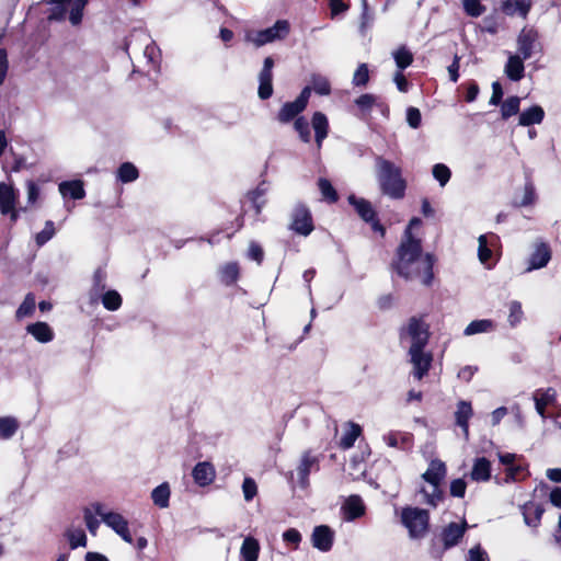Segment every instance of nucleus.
<instances>
[{
  "mask_svg": "<svg viewBox=\"0 0 561 561\" xmlns=\"http://www.w3.org/2000/svg\"><path fill=\"white\" fill-rule=\"evenodd\" d=\"M436 263L437 256L432 252L424 253L422 239L408 230L403 231L389 270L405 282L420 280L423 286L432 287Z\"/></svg>",
  "mask_w": 561,
  "mask_h": 561,
  "instance_id": "f257e3e1",
  "label": "nucleus"
},
{
  "mask_svg": "<svg viewBox=\"0 0 561 561\" xmlns=\"http://www.w3.org/2000/svg\"><path fill=\"white\" fill-rule=\"evenodd\" d=\"M430 512L420 507L407 506L401 511V523L411 539H422L430 530Z\"/></svg>",
  "mask_w": 561,
  "mask_h": 561,
  "instance_id": "7ed1b4c3",
  "label": "nucleus"
},
{
  "mask_svg": "<svg viewBox=\"0 0 561 561\" xmlns=\"http://www.w3.org/2000/svg\"><path fill=\"white\" fill-rule=\"evenodd\" d=\"M55 225L54 221L47 220L45 222V227L42 231L37 232L35 236V242L38 247L44 245L48 242L55 234Z\"/></svg>",
  "mask_w": 561,
  "mask_h": 561,
  "instance_id": "13d9d810",
  "label": "nucleus"
},
{
  "mask_svg": "<svg viewBox=\"0 0 561 561\" xmlns=\"http://www.w3.org/2000/svg\"><path fill=\"white\" fill-rule=\"evenodd\" d=\"M517 54L524 58H531L535 53L542 51L540 34L534 26H524L517 36Z\"/></svg>",
  "mask_w": 561,
  "mask_h": 561,
  "instance_id": "1a4fd4ad",
  "label": "nucleus"
},
{
  "mask_svg": "<svg viewBox=\"0 0 561 561\" xmlns=\"http://www.w3.org/2000/svg\"><path fill=\"white\" fill-rule=\"evenodd\" d=\"M447 473V468L440 459H433L427 470L422 474V479L433 486L442 484Z\"/></svg>",
  "mask_w": 561,
  "mask_h": 561,
  "instance_id": "412c9836",
  "label": "nucleus"
},
{
  "mask_svg": "<svg viewBox=\"0 0 561 561\" xmlns=\"http://www.w3.org/2000/svg\"><path fill=\"white\" fill-rule=\"evenodd\" d=\"M471 479L477 482H485L491 479V462L485 457H479L474 460Z\"/></svg>",
  "mask_w": 561,
  "mask_h": 561,
  "instance_id": "c85d7f7f",
  "label": "nucleus"
},
{
  "mask_svg": "<svg viewBox=\"0 0 561 561\" xmlns=\"http://www.w3.org/2000/svg\"><path fill=\"white\" fill-rule=\"evenodd\" d=\"M493 328V322L489 319L473 320L465 329V335H473L488 332Z\"/></svg>",
  "mask_w": 561,
  "mask_h": 561,
  "instance_id": "49530a36",
  "label": "nucleus"
},
{
  "mask_svg": "<svg viewBox=\"0 0 561 561\" xmlns=\"http://www.w3.org/2000/svg\"><path fill=\"white\" fill-rule=\"evenodd\" d=\"M545 118V111L539 105H533L519 114L518 123L522 126L540 124Z\"/></svg>",
  "mask_w": 561,
  "mask_h": 561,
  "instance_id": "473e14b6",
  "label": "nucleus"
},
{
  "mask_svg": "<svg viewBox=\"0 0 561 561\" xmlns=\"http://www.w3.org/2000/svg\"><path fill=\"white\" fill-rule=\"evenodd\" d=\"M529 476V471L526 466L513 465L505 469V483L524 481Z\"/></svg>",
  "mask_w": 561,
  "mask_h": 561,
  "instance_id": "4c0bfd02",
  "label": "nucleus"
},
{
  "mask_svg": "<svg viewBox=\"0 0 561 561\" xmlns=\"http://www.w3.org/2000/svg\"><path fill=\"white\" fill-rule=\"evenodd\" d=\"M347 520H355L365 514V505L359 495H351L342 507Z\"/></svg>",
  "mask_w": 561,
  "mask_h": 561,
  "instance_id": "a878e982",
  "label": "nucleus"
},
{
  "mask_svg": "<svg viewBox=\"0 0 561 561\" xmlns=\"http://www.w3.org/2000/svg\"><path fill=\"white\" fill-rule=\"evenodd\" d=\"M106 272L104 268L102 267H98L94 273H93V285H92V289L95 291V293H101V291H104L105 288H106Z\"/></svg>",
  "mask_w": 561,
  "mask_h": 561,
  "instance_id": "052dcab7",
  "label": "nucleus"
},
{
  "mask_svg": "<svg viewBox=\"0 0 561 561\" xmlns=\"http://www.w3.org/2000/svg\"><path fill=\"white\" fill-rule=\"evenodd\" d=\"M425 314L413 316L409 318L405 325L399 330L401 340L409 337L411 340L410 348H425L428 344L431 332L430 324L425 321Z\"/></svg>",
  "mask_w": 561,
  "mask_h": 561,
  "instance_id": "20e7f679",
  "label": "nucleus"
},
{
  "mask_svg": "<svg viewBox=\"0 0 561 561\" xmlns=\"http://www.w3.org/2000/svg\"><path fill=\"white\" fill-rule=\"evenodd\" d=\"M18 193L14 187L4 182L0 183V213L7 215L16 206Z\"/></svg>",
  "mask_w": 561,
  "mask_h": 561,
  "instance_id": "b1692460",
  "label": "nucleus"
},
{
  "mask_svg": "<svg viewBox=\"0 0 561 561\" xmlns=\"http://www.w3.org/2000/svg\"><path fill=\"white\" fill-rule=\"evenodd\" d=\"M376 168L380 192L391 199H402L405 196L408 182L403 178L401 167L383 157H377Z\"/></svg>",
  "mask_w": 561,
  "mask_h": 561,
  "instance_id": "f03ea898",
  "label": "nucleus"
},
{
  "mask_svg": "<svg viewBox=\"0 0 561 561\" xmlns=\"http://www.w3.org/2000/svg\"><path fill=\"white\" fill-rule=\"evenodd\" d=\"M310 95L311 88L310 85H306L295 101L283 104L277 113V121L282 124H288L295 121L307 108Z\"/></svg>",
  "mask_w": 561,
  "mask_h": 561,
  "instance_id": "6e6552de",
  "label": "nucleus"
},
{
  "mask_svg": "<svg viewBox=\"0 0 561 561\" xmlns=\"http://www.w3.org/2000/svg\"><path fill=\"white\" fill-rule=\"evenodd\" d=\"M139 171L131 162H123L117 169V180L122 183H130L138 179Z\"/></svg>",
  "mask_w": 561,
  "mask_h": 561,
  "instance_id": "e433bc0d",
  "label": "nucleus"
},
{
  "mask_svg": "<svg viewBox=\"0 0 561 561\" xmlns=\"http://www.w3.org/2000/svg\"><path fill=\"white\" fill-rule=\"evenodd\" d=\"M534 401L537 413L546 419L547 417V408L556 405L557 403V391L554 388L549 387L547 389H537L534 392Z\"/></svg>",
  "mask_w": 561,
  "mask_h": 561,
  "instance_id": "dca6fc26",
  "label": "nucleus"
},
{
  "mask_svg": "<svg viewBox=\"0 0 561 561\" xmlns=\"http://www.w3.org/2000/svg\"><path fill=\"white\" fill-rule=\"evenodd\" d=\"M356 106L364 113H369L373 108V106H381L382 103H377V96L371 93H365L359 95L355 100Z\"/></svg>",
  "mask_w": 561,
  "mask_h": 561,
  "instance_id": "603ef678",
  "label": "nucleus"
},
{
  "mask_svg": "<svg viewBox=\"0 0 561 561\" xmlns=\"http://www.w3.org/2000/svg\"><path fill=\"white\" fill-rule=\"evenodd\" d=\"M360 434L362 427L356 423H351L350 428L343 434V436L340 439V446L343 449L352 448Z\"/></svg>",
  "mask_w": 561,
  "mask_h": 561,
  "instance_id": "ea45409f",
  "label": "nucleus"
},
{
  "mask_svg": "<svg viewBox=\"0 0 561 561\" xmlns=\"http://www.w3.org/2000/svg\"><path fill=\"white\" fill-rule=\"evenodd\" d=\"M462 7L465 13L471 18H479L486 11V7L480 0H462Z\"/></svg>",
  "mask_w": 561,
  "mask_h": 561,
  "instance_id": "3c124183",
  "label": "nucleus"
},
{
  "mask_svg": "<svg viewBox=\"0 0 561 561\" xmlns=\"http://www.w3.org/2000/svg\"><path fill=\"white\" fill-rule=\"evenodd\" d=\"M347 201L359 218L370 225L374 232L379 233L381 238L386 236V227L380 222L377 211L368 199L352 194L347 197Z\"/></svg>",
  "mask_w": 561,
  "mask_h": 561,
  "instance_id": "423d86ee",
  "label": "nucleus"
},
{
  "mask_svg": "<svg viewBox=\"0 0 561 561\" xmlns=\"http://www.w3.org/2000/svg\"><path fill=\"white\" fill-rule=\"evenodd\" d=\"M290 33V24L287 20H277L273 26L256 32H248L245 41L256 47L264 46L275 41L285 39Z\"/></svg>",
  "mask_w": 561,
  "mask_h": 561,
  "instance_id": "39448f33",
  "label": "nucleus"
},
{
  "mask_svg": "<svg viewBox=\"0 0 561 561\" xmlns=\"http://www.w3.org/2000/svg\"><path fill=\"white\" fill-rule=\"evenodd\" d=\"M508 322L512 328H515L517 324L522 322L524 317V311L522 308V304L517 300H513L508 305Z\"/></svg>",
  "mask_w": 561,
  "mask_h": 561,
  "instance_id": "5fc2aeb1",
  "label": "nucleus"
},
{
  "mask_svg": "<svg viewBox=\"0 0 561 561\" xmlns=\"http://www.w3.org/2000/svg\"><path fill=\"white\" fill-rule=\"evenodd\" d=\"M425 348H409V355L413 365V376L421 380L430 371L433 362V355L425 352Z\"/></svg>",
  "mask_w": 561,
  "mask_h": 561,
  "instance_id": "ddd939ff",
  "label": "nucleus"
},
{
  "mask_svg": "<svg viewBox=\"0 0 561 561\" xmlns=\"http://www.w3.org/2000/svg\"><path fill=\"white\" fill-rule=\"evenodd\" d=\"M170 485L168 482H163L154 488L151 492V499L156 506L159 508H167L170 505Z\"/></svg>",
  "mask_w": 561,
  "mask_h": 561,
  "instance_id": "f704fd0d",
  "label": "nucleus"
},
{
  "mask_svg": "<svg viewBox=\"0 0 561 561\" xmlns=\"http://www.w3.org/2000/svg\"><path fill=\"white\" fill-rule=\"evenodd\" d=\"M35 311V297L32 293H28L22 304L19 306L15 316L18 319L30 317Z\"/></svg>",
  "mask_w": 561,
  "mask_h": 561,
  "instance_id": "8fccbe9b",
  "label": "nucleus"
},
{
  "mask_svg": "<svg viewBox=\"0 0 561 561\" xmlns=\"http://www.w3.org/2000/svg\"><path fill=\"white\" fill-rule=\"evenodd\" d=\"M51 9L48 15L49 20L61 21L66 18V13L69 7L72 4V0H53Z\"/></svg>",
  "mask_w": 561,
  "mask_h": 561,
  "instance_id": "79ce46f5",
  "label": "nucleus"
},
{
  "mask_svg": "<svg viewBox=\"0 0 561 561\" xmlns=\"http://www.w3.org/2000/svg\"><path fill=\"white\" fill-rule=\"evenodd\" d=\"M528 60L519 54H511L504 67V72L511 81H520L525 77L524 61Z\"/></svg>",
  "mask_w": 561,
  "mask_h": 561,
  "instance_id": "6ab92c4d",
  "label": "nucleus"
},
{
  "mask_svg": "<svg viewBox=\"0 0 561 561\" xmlns=\"http://www.w3.org/2000/svg\"><path fill=\"white\" fill-rule=\"evenodd\" d=\"M442 484L433 486L432 493H428L425 488H421L420 493L424 495V502L433 508H436L440 502L445 500V492L440 488Z\"/></svg>",
  "mask_w": 561,
  "mask_h": 561,
  "instance_id": "a18cd8bd",
  "label": "nucleus"
},
{
  "mask_svg": "<svg viewBox=\"0 0 561 561\" xmlns=\"http://www.w3.org/2000/svg\"><path fill=\"white\" fill-rule=\"evenodd\" d=\"M301 539V534L296 528H288L283 533L284 542L288 546H291L294 550L298 549Z\"/></svg>",
  "mask_w": 561,
  "mask_h": 561,
  "instance_id": "680f3d73",
  "label": "nucleus"
},
{
  "mask_svg": "<svg viewBox=\"0 0 561 561\" xmlns=\"http://www.w3.org/2000/svg\"><path fill=\"white\" fill-rule=\"evenodd\" d=\"M27 332L34 336V339L41 343H48L54 339V332L46 322H35L28 324L26 328Z\"/></svg>",
  "mask_w": 561,
  "mask_h": 561,
  "instance_id": "7c9ffc66",
  "label": "nucleus"
},
{
  "mask_svg": "<svg viewBox=\"0 0 561 561\" xmlns=\"http://www.w3.org/2000/svg\"><path fill=\"white\" fill-rule=\"evenodd\" d=\"M467 482L462 478L450 482L449 493L454 497H463L466 495Z\"/></svg>",
  "mask_w": 561,
  "mask_h": 561,
  "instance_id": "69168bd1",
  "label": "nucleus"
},
{
  "mask_svg": "<svg viewBox=\"0 0 561 561\" xmlns=\"http://www.w3.org/2000/svg\"><path fill=\"white\" fill-rule=\"evenodd\" d=\"M467 561H490L489 556L481 546H476L469 550Z\"/></svg>",
  "mask_w": 561,
  "mask_h": 561,
  "instance_id": "774afa93",
  "label": "nucleus"
},
{
  "mask_svg": "<svg viewBox=\"0 0 561 561\" xmlns=\"http://www.w3.org/2000/svg\"><path fill=\"white\" fill-rule=\"evenodd\" d=\"M533 7V0H505L502 3V11L510 16L515 14L527 18Z\"/></svg>",
  "mask_w": 561,
  "mask_h": 561,
  "instance_id": "393cba45",
  "label": "nucleus"
},
{
  "mask_svg": "<svg viewBox=\"0 0 561 561\" xmlns=\"http://www.w3.org/2000/svg\"><path fill=\"white\" fill-rule=\"evenodd\" d=\"M467 529L468 524L466 519H463L460 524L451 522L443 527L439 537L443 542L444 550H448L457 546L463 538Z\"/></svg>",
  "mask_w": 561,
  "mask_h": 561,
  "instance_id": "f8f14e48",
  "label": "nucleus"
},
{
  "mask_svg": "<svg viewBox=\"0 0 561 561\" xmlns=\"http://www.w3.org/2000/svg\"><path fill=\"white\" fill-rule=\"evenodd\" d=\"M68 540L71 549L87 546V536L82 529L70 531L68 534Z\"/></svg>",
  "mask_w": 561,
  "mask_h": 561,
  "instance_id": "e2e57ef3",
  "label": "nucleus"
},
{
  "mask_svg": "<svg viewBox=\"0 0 561 561\" xmlns=\"http://www.w3.org/2000/svg\"><path fill=\"white\" fill-rule=\"evenodd\" d=\"M520 100L518 96L513 95L507 98L501 103V115L503 119H508L519 112Z\"/></svg>",
  "mask_w": 561,
  "mask_h": 561,
  "instance_id": "c03bdc74",
  "label": "nucleus"
},
{
  "mask_svg": "<svg viewBox=\"0 0 561 561\" xmlns=\"http://www.w3.org/2000/svg\"><path fill=\"white\" fill-rule=\"evenodd\" d=\"M478 242H479V247H478L479 261L482 264L490 266L489 262L492 259L493 252H492L491 248L489 247L488 237L485 234H481L478 238Z\"/></svg>",
  "mask_w": 561,
  "mask_h": 561,
  "instance_id": "09e8293b",
  "label": "nucleus"
},
{
  "mask_svg": "<svg viewBox=\"0 0 561 561\" xmlns=\"http://www.w3.org/2000/svg\"><path fill=\"white\" fill-rule=\"evenodd\" d=\"M551 248L547 242L536 244L535 251L530 254L528 260V271L545 267L551 260Z\"/></svg>",
  "mask_w": 561,
  "mask_h": 561,
  "instance_id": "aec40b11",
  "label": "nucleus"
},
{
  "mask_svg": "<svg viewBox=\"0 0 561 561\" xmlns=\"http://www.w3.org/2000/svg\"><path fill=\"white\" fill-rule=\"evenodd\" d=\"M311 125L314 130L317 146L320 149L323 140L328 137L330 129L327 115L322 112H314L311 117Z\"/></svg>",
  "mask_w": 561,
  "mask_h": 561,
  "instance_id": "5701e85b",
  "label": "nucleus"
},
{
  "mask_svg": "<svg viewBox=\"0 0 561 561\" xmlns=\"http://www.w3.org/2000/svg\"><path fill=\"white\" fill-rule=\"evenodd\" d=\"M242 491L245 501H252L257 493V485L254 479L247 477L242 483Z\"/></svg>",
  "mask_w": 561,
  "mask_h": 561,
  "instance_id": "0e129e2a",
  "label": "nucleus"
},
{
  "mask_svg": "<svg viewBox=\"0 0 561 561\" xmlns=\"http://www.w3.org/2000/svg\"><path fill=\"white\" fill-rule=\"evenodd\" d=\"M318 187L321 192V195H322V198L330 203V204H334L339 201V194L336 192V190L334 188V186L332 185V183L325 179V178H320L318 180Z\"/></svg>",
  "mask_w": 561,
  "mask_h": 561,
  "instance_id": "58836bf2",
  "label": "nucleus"
},
{
  "mask_svg": "<svg viewBox=\"0 0 561 561\" xmlns=\"http://www.w3.org/2000/svg\"><path fill=\"white\" fill-rule=\"evenodd\" d=\"M473 415L471 402L461 400L455 412L456 424L462 428L466 437L469 435V420Z\"/></svg>",
  "mask_w": 561,
  "mask_h": 561,
  "instance_id": "bb28decb",
  "label": "nucleus"
},
{
  "mask_svg": "<svg viewBox=\"0 0 561 561\" xmlns=\"http://www.w3.org/2000/svg\"><path fill=\"white\" fill-rule=\"evenodd\" d=\"M220 282L225 286H232L237 284L240 278V266L238 262H228L219 270Z\"/></svg>",
  "mask_w": 561,
  "mask_h": 561,
  "instance_id": "c756f323",
  "label": "nucleus"
},
{
  "mask_svg": "<svg viewBox=\"0 0 561 561\" xmlns=\"http://www.w3.org/2000/svg\"><path fill=\"white\" fill-rule=\"evenodd\" d=\"M103 307L108 311H116L123 304L122 296L118 291L110 289L102 295Z\"/></svg>",
  "mask_w": 561,
  "mask_h": 561,
  "instance_id": "37998d69",
  "label": "nucleus"
},
{
  "mask_svg": "<svg viewBox=\"0 0 561 561\" xmlns=\"http://www.w3.org/2000/svg\"><path fill=\"white\" fill-rule=\"evenodd\" d=\"M192 477L199 486L210 485L216 479L215 467L209 461L197 462L193 468Z\"/></svg>",
  "mask_w": 561,
  "mask_h": 561,
  "instance_id": "f3484780",
  "label": "nucleus"
},
{
  "mask_svg": "<svg viewBox=\"0 0 561 561\" xmlns=\"http://www.w3.org/2000/svg\"><path fill=\"white\" fill-rule=\"evenodd\" d=\"M311 92L314 91L319 95H329L331 93L330 81L321 75L312 73L310 78Z\"/></svg>",
  "mask_w": 561,
  "mask_h": 561,
  "instance_id": "a19ab883",
  "label": "nucleus"
},
{
  "mask_svg": "<svg viewBox=\"0 0 561 561\" xmlns=\"http://www.w3.org/2000/svg\"><path fill=\"white\" fill-rule=\"evenodd\" d=\"M275 61L273 57L268 56L263 61V67L259 73V88L257 95L261 100H268L274 92L273 89V68Z\"/></svg>",
  "mask_w": 561,
  "mask_h": 561,
  "instance_id": "9b49d317",
  "label": "nucleus"
},
{
  "mask_svg": "<svg viewBox=\"0 0 561 561\" xmlns=\"http://www.w3.org/2000/svg\"><path fill=\"white\" fill-rule=\"evenodd\" d=\"M369 82V69L367 64H359L356 68L352 83L354 87H366Z\"/></svg>",
  "mask_w": 561,
  "mask_h": 561,
  "instance_id": "864d4df0",
  "label": "nucleus"
},
{
  "mask_svg": "<svg viewBox=\"0 0 561 561\" xmlns=\"http://www.w3.org/2000/svg\"><path fill=\"white\" fill-rule=\"evenodd\" d=\"M392 56L396 61V66L401 71L410 67L414 60L412 51L404 45L394 50Z\"/></svg>",
  "mask_w": 561,
  "mask_h": 561,
  "instance_id": "c9c22d12",
  "label": "nucleus"
},
{
  "mask_svg": "<svg viewBox=\"0 0 561 561\" xmlns=\"http://www.w3.org/2000/svg\"><path fill=\"white\" fill-rule=\"evenodd\" d=\"M288 229L302 237H308L312 233L314 221L312 213L306 204L298 203L295 205L290 214Z\"/></svg>",
  "mask_w": 561,
  "mask_h": 561,
  "instance_id": "0eeeda50",
  "label": "nucleus"
},
{
  "mask_svg": "<svg viewBox=\"0 0 561 561\" xmlns=\"http://www.w3.org/2000/svg\"><path fill=\"white\" fill-rule=\"evenodd\" d=\"M266 191L267 188L265 186V183L262 182L254 190L248 192L247 194V197L251 202L256 216H259L262 213V209L266 204Z\"/></svg>",
  "mask_w": 561,
  "mask_h": 561,
  "instance_id": "72a5a7b5",
  "label": "nucleus"
},
{
  "mask_svg": "<svg viewBox=\"0 0 561 561\" xmlns=\"http://www.w3.org/2000/svg\"><path fill=\"white\" fill-rule=\"evenodd\" d=\"M536 191L533 182L528 181L524 185V195L519 202H515V206L517 207H526L530 206L536 202Z\"/></svg>",
  "mask_w": 561,
  "mask_h": 561,
  "instance_id": "6e6d98bb",
  "label": "nucleus"
},
{
  "mask_svg": "<svg viewBox=\"0 0 561 561\" xmlns=\"http://www.w3.org/2000/svg\"><path fill=\"white\" fill-rule=\"evenodd\" d=\"M383 440L389 447L399 448L409 451L413 448L414 436L409 432L391 431L383 436Z\"/></svg>",
  "mask_w": 561,
  "mask_h": 561,
  "instance_id": "a211bd4d",
  "label": "nucleus"
},
{
  "mask_svg": "<svg viewBox=\"0 0 561 561\" xmlns=\"http://www.w3.org/2000/svg\"><path fill=\"white\" fill-rule=\"evenodd\" d=\"M432 172L435 180H437L442 186H445L451 176L450 169L443 163L435 164Z\"/></svg>",
  "mask_w": 561,
  "mask_h": 561,
  "instance_id": "bf43d9fd",
  "label": "nucleus"
},
{
  "mask_svg": "<svg viewBox=\"0 0 561 561\" xmlns=\"http://www.w3.org/2000/svg\"><path fill=\"white\" fill-rule=\"evenodd\" d=\"M94 512L96 515L102 517V520L111 527L121 538L128 542L133 543V537L128 528V522L124 518L123 515L115 512H103V505L101 503L92 504Z\"/></svg>",
  "mask_w": 561,
  "mask_h": 561,
  "instance_id": "9d476101",
  "label": "nucleus"
},
{
  "mask_svg": "<svg viewBox=\"0 0 561 561\" xmlns=\"http://www.w3.org/2000/svg\"><path fill=\"white\" fill-rule=\"evenodd\" d=\"M319 458L311 450L304 451L297 467L298 482L301 488L309 485V476L312 469L319 470Z\"/></svg>",
  "mask_w": 561,
  "mask_h": 561,
  "instance_id": "2eb2a0df",
  "label": "nucleus"
},
{
  "mask_svg": "<svg viewBox=\"0 0 561 561\" xmlns=\"http://www.w3.org/2000/svg\"><path fill=\"white\" fill-rule=\"evenodd\" d=\"M259 553V540L252 536L245 537L240 549L241 561H257Z\"/></svg>",
  "mask_w": 561,
  "mask_h": 561,
  "instance_id": "2f4dec72",
  "label": "nucleus"
},
{
  "mask_svg": "<svg viewBox=\"0 0 561 561\" xmlns=\"http://www.w3.org/2000/svg\"><path fill=\"white\" fill-rule=\"evenodd\" d=\"M311 543L322 552L330 551L334 543V531L328 525L316 526L311 534Z\"/></svg>",
  "mask_w": 561,
  "mask_h": 561,
  "instance_id": "4468645a",
  "label": "nucleus"
},
{
  "mask_svg": "<svg viewBox=\"0 0 561 561\" xmlns=\"http://www.w3.org/2000/svg\"><path fill=\"white\" fill-rule=\"evenodd\" d=\"M59 192L64 197H70L76 201L85 197V190L81 180L61 182L59 184Z\"/></svg>",
  "mask_w": 561,
  "mask_h": 561,
  "instance_id": "cd10ccee",
  "label": "nucleus"
},
{
  "mask_svg": "<svg viewBox=\"0 0 561 561\" xmlns=\"http://www.w3.org/2000/svg\"><path fill=\"white\" fill-rule=\"evenodd\" d=\"M294 129L298 133L302 142L309 144L311 141L310 126L305 116H298L294 121Z\"/></svg>",
  "mask_w": 561,
  "mask_h": 561,
  "instance_id": "de8ad7c7",
  "label": "nucleus"
},
{
  "mask_svg": "<svg viewBox=\"0 0 561 561\" xmlns=\"http://www.w3.org/2000/svg\"><path fill=\"white\" fill-rule=\"evenodd\" d=\"M18 430V423L12 417H0V437L10 438Z\"/></svg>",
  "mask_w": 561,
  "mask_h": 561,
  "instance_id": "4d7b16f0",
  "label": "nucleus"
},
{
  "mask_svg": "<svg viewBox=\"0 0 561 561\" xmlns=\"http://www.w3.org/2000/svg\"><path fill=\"white\" fill-rule=\"evenodd\" d=\"M520 510L524 516V522L527 526L537 528L540 525L541 517L545 513L542 504L528 501L520 507Z\"/></svg>",
  "mask_w": 561,
  "mask_h": 561,
  "instance_id": "4be33fe9",
  "label": "nucleus"
},
{
  "mask_svg": "<svg viewBox=\"0 0 561 561\" xmlns=\"http://www.w3.org/2000/svg\"><path fill=\"white\" fill-rule=\"evenodd\" d=\"M248 256L257 264H262L264 260L263 248L257 242L251 241L249 244Z\"/></svg>",
  "mask_w": 561,
  "mask_h": 561,
  "instance_id": "338daca9",
  "label": "nucleus"
}]
</instances>
